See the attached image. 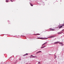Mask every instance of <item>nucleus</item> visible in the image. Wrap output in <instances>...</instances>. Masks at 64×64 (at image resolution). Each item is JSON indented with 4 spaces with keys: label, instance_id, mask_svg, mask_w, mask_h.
<instances>
[{
    "label": "nucleus",
    "instance_id": "1",
    "mask_svg": "<svg viewBox=\"0 0 64 64\" xmlns=\"http://www.w3.org/2000/svg\"><path fill=\"white\" fill-rule=\"evenodd\" d=\"M64 24H63L62 26H58V28H59V29H60V28H62L63 26H64Z\"/></svg>",
    "mask_w": 64,
    "mask_h": 64
},
{
    "label": "nucleus",
    "instance_id": "2",
    "mask_svg": "<svg viewBox=\"0 0 64 64\" xmlns=\"http://www.w3.org/2000/svg\"><path fill=\"white\" fill-rule=\"evenodd\" d=\"M37 39H42V40H44V39H46L45 38H38Z\"/></svg>",
    "mask_w": 64,
    "mask_h": 64
},
{
    "label": "nucleus",
    "instance_id": "3",
    "mask_svg": "<svg viewBox=\"0 0 64 64\" xmlns=\"http://www.w3.org/2000/svg\"><path fill=\"white\" fill-rule=\"evenodd\" d=\"M60 43V42H54V44H58V43Z\"/></svg>",
    "mask_w": 64,
    "mask_h": 64
},
{
    "label": "nucleus",
    "instance_id": "4",
    "mask_svg": "<svg viewBox=\"0 0 64 64\" xmlns=\"http://www.w3.org/2000/svg\"><path fill=\"white\" fill-rule=\"evenodd\" d=\"M59 44L61 46H63V44L62 42H60Z\"/></svg>",
    "mask_w": 64,
    "mask_h": 64
},
{
    "label": "nucleus",
    "instance_id": "5",
    "mask_svg": "<svg viewBox=\"0 0 64 64\" xmlns=\"http://www.w3.org/2000/svg\"><path fill=\"white\" fill-rule=\"evenodd\" d=\"M46 44H47V42H46L44 43V44L42 45V46H43L44 45H46Z\"/></svg>",
    "mask_w": 64,
    "mask_h": 64
},
{
    "label": "nucleus",
    "instance_id": "6",
    "mask_svg": "<svg viewBox=\"0 0 64 64\" xmlns=\"http://www.w3.org/2000/svg\"><path fill=\"white\" fill-rule=\"evenodd\" d=\"M46 44H47V42H46L44 43V44L42 45V46H43L44 45H46Z\"/></svg>",
    "mask_w": 64,
    "mask_h": 64
},
{
    "label": "nucleus",
    "instance_id": "7",
    "mask_svg": "<svg viewBox=\"0 0 64 64\" xmlns=\"http://www.w3.org/2000/svg\"><path fill=\"white\" fill-rule=\"evenodd\" d=\"M30 58H34V56H33V55H31L30 56Z\"/></svg>",
    "mask_w": 64,
    "mask_h": 64
},
{
    "label": "nucleus",
    "instance_id": "8",
    "mask_svg": "<svg viewBox=\"0 0 64 64\" xmlns=\"http://www.w3.org/2000/svg\"><path fill=\"white\" fill-rule=\"evenodd\" d=\"M34 35H40V34H34Z\"/></svg>",
    "mask_w": 64,
    "mask_h": 64
},
{
    "label": "nucleus",
    "instance_id": "9",
    "mask_svg": "<svg viewBox=\"0 0 64 64\" xmlns=\"http://www.w3.org/2000/svg\"><path fill=\"white\" fill-rule=\"evenodd\" d=\"M50 30H52V31H54V30H55L54 29H52L51 28H50Z\"/></svg>",
    "mask_w": 64,
    "mask_h": 64
},
{
    "label": "nucleus",
    "instance_id": "10",
    "mask_svg": "<svg viewBox=\"0 0 64 64\" xmlns=\"http://www.w3.org/2000/svg\"><path fill=\"white\" fill-rule=\"evenodd\" d=\"M41 51H39L36 52V54H38V53H41Z\"/></svg>",
    "mask_w": 64,
    "mask_h": 64
},
{
    "label": "nucleus",
    "instance_id": "11",
    "mask_svg": "<svg viewBox=\"0 0 64 64\" xmlns=\"http://www.w3.org/2000/svg\"><path fill=\"white\" fill-rule=\"evenodd\" d=\"M54 36H49L48 37V38H53L54 37Z\"/></svg>",
    "mask_w": 64,
    "mask_h": 64
},
{
    "label": "nucleus",
    "instance_id": "12",
    "mask_svg": "<svg viewBox=\"0 0 64 64\" xmlns=\"http://www.w3.org/2000/svg\"><path fill=\"white\" fill-rule=\"evenodd\" d=\"M28 54H26L23 56H26V55H28Z\"/></svg>",
    "mask_w": 64,
    "mask_h": 64
},
{
    "label": "nucleus",
    "instance_id": "13",
    "mask_svg": "<svg viewBox=\"0 0 64 64\" xmlns=\"http://www.w3.org/2000/svg\"><path fill=\"white\" fill-rule=\"evenodd\" d=\"M61 33H62L61 32H60L58 33V34H61Z\"/></svg>",
    "mask_w": 64,
    "mask_h": 64
},
{
    "label": "nucleus",
    "instance_id": "14",
    "mask_svg": "<svg viewBox=\"0 0 64 64\" xmlns=\"http://www.w3.org/2000/svg\"><path fill=\"white\" fill-rule=\"evenodd\" d=\"M9 2V0H6V2Z\"/></svg>",
    "mask_w": 64,
    "mask_h": 64
},
{
    "label": "nucleus",
    "instance_id": "15",
    "mask_svg": "<svg viewBox=\"0 0 64 64\" xmlns=\"http://www.w3.org/2000/svg\"><path fill=\"white\" fill-rule=\"evenodd\" d=\"M30 5L31 6H33V5L31 4H30Z\"/></svg>",
    "mask_w": 64,
    "mask_h": 64
},
{
    "label": "nucleus",
    "instance_id": "16",
    "mask_svg": "<svg viewBox=\"0 0 64 64\" xmlns=\"http://www.w3.org/2000/svg\"><path fill=\"white\" fill-rule=\"evenodd\" d=\"M34 58H37V56H34Z\"/></svg>",
    "mask_w": 64,
    "mask_h": 64
},
{
    "label": "nucleus",
    "instance_id": "17",
    "mask_svg": "<svg viewBox=\"0 0 64 64\" xmlns=\"http://www.w3.org/2000/svg\"><path fill=\"white\" fill-rule=\"evenodd\" d=\"M44 48V47L43 46V47H41V49H42V48Z\"/></svg>",
    "mask_w": 64,
    "mask_h": 64
},
{
    "label": "nucleus",
    "instance_id": "18",
    "mask_svg": "<svg viewBox=\"0 0 64 64\" xmlns=\"http://www.w3.org/2000/svg\"><path fill=\"white\" fill-rule=\"evenodd\" d=\"M38 64H40V62H38Z\"/></svg>",
    "mask_w": 64,
    "mask_h": 64
},
{
    "label": "nucleus",
    "instance_id": "19",
    "mask_svg": "<svg viewBox=\"0 0 64 64\" xmlns=\"http://www.w3.org/2000/svg\"><path fill=\"white\" fill-rule=\"evenodd\" d=\"M10 1L11 2H13V1H12V0H10Z\"/></svg>",
    "mask_w": 64,
    "mask_h": 64
},
{
    "label": "nucleus",
    "instance_id": "20",
    "mask_svg": "<svg viewBox=\"0 0 64 64\" xmlns=\"http://www.w3.org/2000/svg\"><path fill=\"white\" fill-rule=\"evenodd\" d=\"M45 47H46V46H44V48Z\"/></svg>",
    "mask_w": 64,
    "mask_h": 64
},
{
    "label": "nucleus",
    "instance_id": "21",
    "mask_svg": "<svg viewBox=\"0 0 64 64\" xmlns=\"http://www.w3.org/2000/svg\"><path fill=\"white\" fill-rule=\"evenodd\" d=\"M26 64H28V63H26Z\"/></svg>",
    "mask_w": 64,
    "mask_h": 64
},
{
    "label": "nucleus",
    "instance_id": "22",
    "mask_svg": "<svg viewBox=\"0 0 64 64\" xmlns=\"http://www.w3.org/2000/svg\"><path fill=\"white\" fill-rule=\"evenodd\" d=\"M20 60H21V59H20Z\"/></svg>",
    "mask_w": 64,
    "mask_h": 64
},
{
    "label": "nucleus",
    "instance_id": "23",
    "mask_svg": "<svg viewBox=\"0 0 64 64\" xmlns=\"http://www.w3.org/2000/svg\"><path fill=\"white\" fill-rule=\"evenodd\" d=\"M47 39H48V38H47Z\"/></svg>",
    "mask_w": 64,
    "mask_h": 64
}]
</instances>
